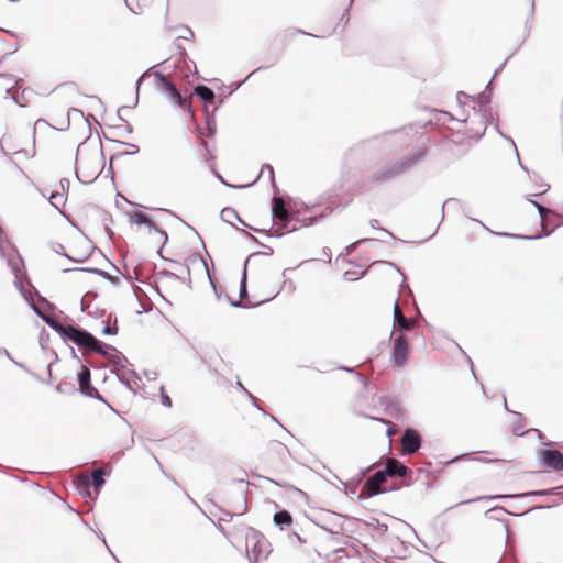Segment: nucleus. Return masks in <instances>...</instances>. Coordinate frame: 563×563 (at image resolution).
Returning a JSON list of instances; mask_svg holds the SVG:
<instances>
[{"instance_id": "f257e3e1", "label": "nucleus", "mask_w": 563, "mask_h": 563, "mask_svg": "<svg viewBox=\"0 0 563 563\" xmlns=\"http://www.w3.org/2000/svg\"><path fill=\"white\" fill-rule=\"evenodd\" d=\"M424 156L426 151L417 148L416 151L405 155L402 158L389 162L380 169L374 172L371 175V181L378 184L389 183L413 168Z\"/></svg>"}, {"instance_id": "f03ea898", "label": "nucleus", "mask_w": 563, "mask_h": 563, "mask_svg": "<svg viewBox=\"0 0 563 563\" xmlns=\"http://www.w3.org/2000/svg\"><path fill=\"white\" fill-rule=\"evenodd\" d=\"M245 542L250 562L257 563L264 561L268 556L271 552V544L267 539L256 529H247L245 534Z\"/></svg>"}, {"instance_id": "7ed1b4c3", "label": "nucleus", "mask_w": 563, "mask_h": 563, "mask_svg": "<svg viewBox=\"0 0 563 563\" xmlns=\"http://www.w3.org/2000/svg\"><path fill=\"white\" fill-rule=\"evenodd\" d=\"M550 188V185H545V188L539 192V194H536V195H529L526 197V199L536 207V209L538 210L539 212V216H540V220H541V228H542V234H536V235H522V234H516V235H512L514 238L516 239H519V240H538L542 236H548L550 235L555 228L560 227L563 224V220H561L560 222H558L556 224H554V227L550 230H548L547 225V214L549 213H552L554 214L555 217H560L558 213L553 212L552 210L545 208L543 205L539 203L538 201L533 200L532 197L536 196V197H539V196H542L544 192L548 191V189Z\"/></svg>"}, {"instance_id": "20e7f679", "label": "nucleus", "mask_w": 563, "mask_h": 563, "mask_svg": "<svg viewBox=\"0 0 563 563\" xmlns=\"http://www.w3.org/2000/svg\"><path fill=\"white\" fill-rule=\"evenodd\" d=\"M153 75L158 81L157 88L165 93L166 98L170 102L177 104L179 108L184 110L192 112L190 102L187 99L183 98L177 87L170 80H168V78L163 73L154 71Z\"/></svg>"}, {"instance_id": "39448f33", "label": "nucleus", "mask_w": 563, "mask_h": 563, "mask_svg": "<svg viewBox=\"0 0 563 563\" xmlns=\"http://www.w3.org/2000/svg\"><path fill=\"white\" fill-rule=\"evenodd\" d=\"M71 341L79 349L96 352L98 339L85 329L71 325L65 340Z\"/></svg>"}, {"instance_id": "423d86ee", "label": "nucleus", "mask_w": 563, "mask_h": 563, "mask_svg": "<svg viewBox=\"0 0 563 563\" xmlns=\"http://www.w3.org/2000/svg\"><path fill=\"white\" fill-rule=\"evenodd\" d=\"M71 341L79 349L96 352L98 339L85 329L71 325L65 340Z\"/></svg>"}, {"instance_id": "0eeeda50", "label": "nucleus", "mask_w": 563, "mask_h": 563, "mask_svg": "<svg viewBox=\"0 0 563 563\" xmlns=\"http://www.w3.org/2000/svg\"><path fill=\"white\" fill-rule=\"evenodd\" d=\"M71 341L79 349L96 352L98 339L85 329L71 325L65 340Z\"/></svg>"}, {"instance_id": "6e6552de", "label": "nucleus", "mask_w": 563, "mask_h": 563, "mask_svg": "<svg viewBox=\"0 0 563 563\" xmlns=\"http://www.w3.org/2000/svg\"><path fill=\"white\" fill-rule=\"evenodd\" d=\"M391 361L394 366H404L408 357V339L405 333H396L391 347Z\"/></svg>"}, {"instance_id": "1a4fd4ad", "label": "nucleus", "mask_w": 563, "mask_h": 563, "mask_svg": "<svg viewBox=\"0 0 563 563\" xmlns=\"http://www.w3.org/2000/svg\"><path fill=\"white\" fill-rule=\"evenodd\" d=\"M79 391L87 397L100 400L107 404L106 399L100 395L98 389L91 384V375L88 367L82 366L81 371L77 375Z\"/></svg>"}, {"instance_id": "9d476101", "label": "nucleus", "mask_w": 563, "mask_h": 563, "mask_svg": "<svg viewBox=\"0 0 563 563\" xmlns=\"http://www.w3.org/2000/svg\"><path fill=\"white\" fill-rule=\"evenodd\" d=\"M107 474L104 467H99L92 471L91 482L88 477L80 478L78 481V490L81 495L90 494V486H93L96 490H99L106 483L104 475Z\"/></svg>"}, {"instance_id": "9b49d317", "label": "nucleus", "mask_w": 563, "mask_h": 563, "mask_svg": "<svg viewBox=\"0 0 563 563\" xmlns=\"http://www.w3.org/2000/svg\"><path fill=\"white\" fill-rule=\"evenodd\" d=\"M272 216L274 220H278L280 222V229L287 230V232L296 230L295 225L291 229H288V225L292 220V214L285 207V203L282 198H274L272 206Z\"/></svg>"}, {"instance_id": "f8f14e48", "label": "nucleus", "mask_w": 563, "mask_h": 563, "mask_svg": "<svg viewBox=\"0 0 563 563\" xmlns=\"http://www.w3.org/2000/svg\"><path fill=\"white\" fill-rule=\"evenodd\" d=\"M422 438L413 428H406L401 437V449L405 454H413L420 450Z\"/></svg>"}, {"instance_id": "ddd939ff", "label": "nucleus", "mask_w": 563, "mask_h": 563, "mask_svg": "<svg viewBox=\"0 0 563 563\" xmlns=\"http://www.w3.org/2000/svg\"><path fill=\"white\" fill-rule=\"evenodd\" d=\"M541 464L554 471L563 470V454L554 449H544L539 452Z\"/></svg>"}, {"instance_id": "4468645a", "label": "nucleus", "mask_w": 563, "mask_h": 563, "mask_svg": "<svg viewBox=\"0 0 563 563\" xmlns=\"http://www.w3.org/2000/svg\"><path fill=\"white\" fill-rule=\"evenodd\" d=\"M30 306L36 316H38L52 330L57 332L63 340H65L71 325H64L58 320H56L54 317H51V316L44 313L41 310V308H38L37 306H35L33 303H31Z\"/></svg>"}, {"instance_id": "2eb2a0df", "label": "nucleus", "mask_w": 563, "mask_h": 563, "mask_svg": "<svg viewBox=\"0 0 563 563\" xmlns=\"http://www.w3.org/2000/svg\"><path fill=\"white\" fill-rule=\"evenodd\" d=\"M416 322L412 319H408L400 310L398 302L394 305V331L391 334L405 333L415 328Z\"/></svg>"}, {"instance_id": "dca6fc26", "label": "nucleus", "mask_w": 563, "mask_h": 563, "mask_svg": "<svg viewBox=\"0 0 563 563\" xmlns=\"http://www.w3.org/2000/svg\"><path fill=\"white\" fill-rule=\"evenodd\" d=\"M526 496H549V492H548V489H540V490H532V492H526V493L514 494V495L479 496L476 498L460 501L455 506L466 505V504H471V503H475V501L484 500V499L521 498V497H526Z\"/></svg>"}, {"instance_id": "f3484780", "label": "nucleus", "mask_w": 563, "mask_h": 563, "mask_svg": "<svg viewBox=\"0 0 563 563\" xmlns=\"http://www.w3.org/2000/svg\"><path fill=\"white\" fill-rule=\"evenodd\" d=\"M388 477L390 476L385 474V468L383 471L376 472L371 477H368L366 482V488L368 493L371 495H378L385 492V489L382 488V485L387 481Z\"/></svg>"}, {"instance_id": "a211bd4d", "label": "nucleus", "mask_w": 563, "mask_h": 563, "mask_svg": "<svg viewBox=\"0 0 563 563\" xmlns=\"http://www.w3.org/2000/svg\"><path fill=\"white\" fill-rule=\"evenodd\" d=\"M117 376L119 380L133 393H136L135 387L140 388L142 385L141 377L133 369L121 371Z\"/></svg>"}, {"instance_id": "6ab92c4d", "label": "nucleus", "mask_w": 563, "mask_h": 563, "mask_svg": "<svg viewBox=\"0 0 563 563\" xmlns=\"http://www.w3.org/2000/svg\"><path fill=\"white\" fill-rule=\"evenodd\" d=\"M412 471L397 460H387L385 464V474L390 477H406Z\"/></svg>"}, {"instance_id": "aec40b11", "label": "nucleus", "mask_w": 563, "mask_h": 563, "mask_svg": "<svg viewBox=\"0 0 563 563\" xmlns=\"http://www.w3.org/2000/svg\"><path fill=\"white\" fill-rule=\"evenodd\" d=\"M235 483L238 485L241 500L239 503L232 505V508L236 515H243L247 510V499H246L247 488H246V486L249 485V482H246L244 479H239Z\"/></svg>"}, {"instance_id": "412c9836", "label": "nucleus", "mask_w": 563, "mask_h": 563, "mask_svg": "<svg viewBox=\"0 0 563 563\" xmlns=\"http://www.w3.org/2000/svg\"><path fill=\"white\" fill-rule=\"evenodd\" d=\"M292 522L291 514L286 510H279L274 515V523L279 527V529L284 530L286 527L290 526Z\"/></svg>"}, {"instance_id": "4be33fe9", "label": "nucleus", "mask_w": 563, "mask_h": 563, "mask_svg": "<svg viewBox=\"0 0 563 563\" xmlns=\"http://www.w3.org/2000/svg\"><path fill=\"white\" fill-rule=\"evenodd\" d=\"M195 92L198 96V98L201 101H203V103L206 106L213 103L216 96H214L213 90L210 89L209 87L203 86V85L197 86L195 88Z\"/></svg>"}, {"instance_id": "5701e85b", "label": "nucleus", "mask_w": 563, "mask_h": 563, "mask_svg": "<svg viewBox=\"0 0 563 563\" xmlns=\"http://www.w3.org/2000/svg\"><path fill=\"white\" fill-rule=\"evenodd\" d=\"M108 357H110V362L113 365L112 373L118 375V373H121V371H125L123 362H128V360L121 352L115 350Z\"/></svg>"}, {"instance_id": "b1692460", "label": "nucleus", "mask_w": 563, "mask_h": 563, "mask_svg": "<svg viewBox=\"0 0 563 563\" xmlns=\"http://www.w3.org/2000/svg\"><path fill=\"white\" fill-rule=\"evenodd\" d=\"M246 295H247V290H246V268H244V273H243V276H242V279H241V285H240V299H242ZM224 297L230 302V305L232 307H241V300L233 301V300H231L230 296L227 295V294H224Z\"/></svg>"}, {"instance_id": "393cba45", "label": "nucleus", "mask_w": 563, "mask_h": 563, "mask_svg": "<svg viewBox=\"0 0 563 563\" xmlns=\"http://www.w3.org/2000/svg\"><path fill=\"white\" fill-rule=\"evenodd\" d=\"M221 219L231 225H233V220H239L240 222H242L238 212L233 208H230V207L222 209Z\"/></svg>"}, {"instance_id": "a878e982", "label": "nucleus", "mask_w": 563, "mask_h": 563, "mask_svg": "<svg viewBox=\"0 0 563 563\" xmlns=\"http://www.w3.org/2000/svg\"><path fill=\"white\" fill-rule=\"evenodd\" d=\"M76 176H77V179L82 183V184H91L93 183L97 177H98V174H96L95 172L93 173H85L81 167H78L76 169Z\"/></svg>"}, {"instance_id": "bb28decb", "label": "nucleus", "mask_w": 563, "mask_h": 563, "mask_svg": "<svg viewBox=\"0 0 563 563\" xmlns=\"http://www.w3.org/2000/svg\"><path fill=\"white\" fill-rule=\"evenodd\" d=\"M150 214L143 212V211H134L129 214L130 222L136 223L139 225H144V223H147Z\"/></svg>"}, {"instance_id": "cd10ccee", "label": "nucleus", "mask_w": 563, "mask_h": 563, "mask_svg": "<svg viewBox=\"0 0 563 563\" xmlns=\"http://www.w3.org/2000/svg\"><path fill=\"white\" fill-rule=\"evenodd\" d=\"M382 404L386 406L387 411L391 416H399V413L401 412L399 402L396 400L385 398V400H383Z\"/></svg>"}, {"instance_id": "c85d7f7f", "label": "nucleus", "mask_w": 563, "mask_h": 563, "mask_svg": "<svg viewBox=\"0 0 563 563\" xmlns=\"http://www.w3.org/2000/svg\"><path fill=\"white\" fill-rule=\"evenodd\" d=\"M65 197H64V194L63 192H59V191H55V192H52L51 196H49V202L51 205L60 212L59 210V206H64L65 205Z\"/></svg>"}, {"instance_id": "c756f323", "label": "nucleus", "mask_w": 563, "mask_h": 563, "mask_svg": "<svg viewBox=\"0 0 563 563\" xmlns=\"http://www.w3.org/2000/svg\"><path fill=\"white\" fill-rule=\"evenodd\" d=\"M394 139H395V135L391 133L384 134L382 143L385 147V152H394L399 147V146L395 145Z\"/></svg>"}, {"instance_id": "7c9ffc66", "label": "nucleus", "mask_w": 563, "mask_h": 563, "mask_svg": "<svg viewBox=\"0 0 563 563\" xmlns=\"http://www.w3.org/2000/svg\"><path fill=\"white\" fill-rule=\"evenodd\" d=\"M77 271H82V272H88V273H92V274H97L99 276H102L103 278L110 280V282H114L115 280V277L112 276L111 274H109L108 272L103 271V269H100V268H96V267H81V268H76Z\"/></svg>"}, {"instance_id": "2f4dec72", "label": "nucleus", "mask_w": 563, "mask_h": 563, "mask_svg": "<svg viewBox=\"0 0 563 563\" xmlns=\"http://www.w3.org/2000/svg\"><path fill=\"white\" fill-rule=\"evenodd\" d=\"M117 349L112 345H109L107 343H103L102 341L98 340V345H96V353L102 355V356H109L114 352Z\"/></svg>"}, {"instance_id": "473e14b6", "label": "nucleus", "mask_w": 563, "mask_h": 563, "mask_svg": "<svg viewBox=\"0 0 563 563\" xmlns=\"http://www.w3.org/2000/svg\"><path fill=\"white\" fill-rule=\"evenodd\" d=\"M144 225H146L151 231L153 230V231H155L156 233H158L161 236H163V238H164L163 246L167 243V241H168V235H167V233H166L164 230H162V229L157 228V227L155 225V223L153 222V220L151 219V217H148V219H147V223H144Z\"/></svg>"}, {"instance_id": "72a5a7b5", "label": "nucleus", "mask_w": 563, "mask_h": 563, "mask_svg": "<svg viewBox=\"0 0 563 563\" xmlns=\"http://www.w3.org/2000/svg\"><path fill=\"white\" fill-rule=\"evenodd\" d=\"M265 174H267L268 179L273 183V186L276 188L274 169L269 164L263 165L260 177H264Z\"/></svg>"}, {"instance_id": "f704fd0d", "label": "nucleus", "mask_w": 563, "mask_h": 563, "mask_svg": "<svg viewBox=\"0 0 563 563\" xmlns=\"http://www.w3.org/2000/svg\"><path fill=\"white\" fill-rule=\"evenodd\" d=\"M495 128H496V130L498 131V133H499L504 139H506L508 142H510V143H511L512 147H514V148H515V151H516V155H517L518 163H519L520 167H521L523 170H527V168L523 166V164H522V163H521V161H520L519 152H518V150H517V146H516V143L514 142V140H512L510 136H508V135H506V134L501 133V132L499 131V129H498V125H496Z\"/></svg>"}, {"instance_id": "c9c22d12", "label": "nucleus", "mask_w": 563, "mask_h": 563, "mask_svg": "<svg viewBox=\"0 0 563 563\" xmlns=\"http://www.w3.org/2000/svg\"><path fill=\"white\" fill-rule=\"evenodd\" d=\"M124 144H125V145H128L129 147L133 148L132 153L121 152V153L114 154V155L111 157V159H110V162H111V163H112V161H113V159L119 158V157H121V156H123V155H132V154H135V153H137V152H139V146H137V145L132 144V143H124Z\"/></svg>"}, {"instance_id": "e433bc0d", "label": "nucleus", "mask_w": 563, "mask_h": 563, "mask_svg": "<svg viewBox=\"0 0 563 563\" xmlns=\"http://www.w3.org/2000/svg\"><path fill=\"white\" fill-rule=\"evenodd\" d=\"M161 399H162V405L167 407V408H170L173 406V402H172V399L170 397L165 393V388L164 386L161 387Z\"/></svg>"}, {"instance_id": "4c0bfd02", "label": "nucleus", "mask_w": 563, "mask_h": 563, "mask_svg": "<svg viewBox=\"0 0 563 563\" xmlns=\"http://www.w3.org/2000/svg\"><path fill=\"white\" fill-rule=\"evenodd\" d=\"M238 385H239V387H240V388H242V389L247 394V396L252 399V401H253L254 406H255L258 410L263 411V413H264V415H266V411H265V410H263V409H262V408L256 404V398H255V397H254V396H253V395H252V394H251V393H250V391H249V390H247V389L242 385V383H241V382H238Z\"/></svg>"}, {"instance_id": "58836bf2", "label": "nucleus", "mask_w": 563, "mask_h": 563, "mask_svg": "<svg viewBox=\"0 0 563 563\" xmlns=\"http://www.w3.org/2000/svg\"><path fill=\"white\" fill-rule=\"evenodd\" d=\"M118 333V327L117 324L114 325H106L103 329H102V334L103 335H114Z\"/></svg>"}, {"instance_id": "ea45409f", "label": "nucleus", "mask_w": 563, "mask_h": 563, "mask_svg": "<svg viewBox=\"0 0 563 563\" xmlns=\"http://www.w3.org/2000/svg\"><path fill=\"white\" fill-rule=\"evenodd\" d=\"M356 377L358 378V380L362 383L363 387L364 388H367L368 385H369V379L367 377H365L363 374L361 373H355Z\"/></svg>"}, {"instance_id": "a19ab883", "label": "nucleus", "mask_w": 563, "mask_h": 563, "mask_svg": "<svg viewBox=\"0 0 563 563\" xmlns=\"http://www.w3.org/2000/svg\"><path fill=\"white\" fill-rule=\"evenodd\" d=\"M15 366H18L19 368L23 369L25 373L30 374V375H33L32 372L23 364V363H20L18 361H15L13 357H11L10 360Z\"/></svg>"}, {"instance_id": "79ce46f5", "label": "nucleus", "mask_w": 563, "mask_h": 563, "mask_svg": "<svg viewBox=\"0 0 563 563\" xmlns=\"http://www.w3.org/2000/svg\"><path fill=\"white\" fill-rule=\"evenodd\" d=\"M477 101L481 106L489 103V97L486 96L484 92L478 95Z\"/></svg>"}, {"instance_id": "37998d69", "label": "nucleus", "mask_w": 563, "mask_h": 563, "mask_svg": "<svg viewBox=\"0 0 563 563\" xmlns=\"http://www.w3.org/2000/svg\"><path fill=\"white\" fill-rule=\"evenodd\" d=\"M150 71H151V68H150V69H147V70H145V71H144L140 77H139V79H137V81H136V92H139V90H140V86H141V84H142V80H143V79H144V78L150 74Z\"/></svg>"}, {"instance_id": "c03bdc74", "label": "nucleus", "mask_w": 563, "mask_h": 563, "mask_svg": "<svg viewBox=\"0 0 563 563\" xmlns=\"http://www.w3.org/2000/svg\"><path fill=\"white\" fill-rule=\"evenodd\" d=\"M369 224H371V227H372L373 229H382L386 234H388V235L393 236V235H391V233H390L389 231H387V230H385V229H383V228H379V227H378V221H377L376 219H372V220L369 221Z\"/></svg>"}, {"instance_id": "a18cd8bd", "label": "nucleus", "mask_w": 563, "mask_h": 563, "mask_svg": "<svg viewBox=\"0 0 563 563\" xmlns=\"http://www.w3.org/2000/svg\"><path fill=\"white\" fill-rule=\"evenodd\" d=\"M207 124H208L209 135H213L216 133V123H214V121L209 119Z\"/></svg>"}, {"instance_id": "49530a36", "label": "nucleus", "mask_w": 563, "mask_h": 563, "mask_svg": "<svg viewBox=\"0 0 563 563\" xmlns=\"http://www.w3.org/2000/svg\"><path fill=\"white\" fill-rule=\"evenodd\" d=\"M467 456V454H461V455H457L446 462H444V465H449V464H452L454 462H457V461H461V460H464L465 457Z\"/></svg>"}, {"instance_id": "de8ad7c7", "label": "nucleus", "mask_w": 563, "mask_h": 563, "mask_svg": "<svg viewBox=\"0 0 563 563\" xmlns=\"http://www.w3.org/2000/svg\"><path fill=\"white\" fill-rule=\"evenodd\" d=\"M497 511L507 512V510H506L504 507H494V508L489 509V510L486 512V516H488L489 518H494L493 516H490V514H493V512H497Z\"/></svg>"}, {"instance_id": "09e8293b", "label": "nucleus", "mask_w": 563, "mask_h": 563, "mask_svg": "<svg viewBox=\"0 0 563 563\" xmlns=\"http://www.w3.org/2000/svg\"><path fill=\"white\" fill-rule=\"evenodd\" d=\"M211 286L213 288V291L217 296L218 299H221V296H223V290L222 289H218V287L214 285V283L211 280Z\"/></svg>"}, {"instance_id": "8fccbe9b", "label": "nucleus", "mask_w": 563, "mask_h": 563, "mask_svg": "<svg viewBox=\"0 0 563 563\" xmlns=\"http://www.w3.org/2000/svg\"><path fill=\"white\" fill-rule=\"evenodd\" d=\"M367 241H371L369 239H361L356 242H354L353 244H351L349 247H347V253H350L353 249H355V246L357 244H361V243H364V242H367Z\"/></svg>"}, {"instance_id": "3c124183", "label": "nucleus", "mask_w": 563, "mask_h": 563, "mask_svg": "<svg viewBox=\"0 0 563 563\" xmlns=\"http://www.w3.org/2000/svg\"><path fill=\"white\" fill-rule=\"evenodd\" d=\"M514 433L516 435H523L526 433V431L523 430L522 427H518L517 424L514 426Z\"/></svg>"}, {"instance_id": "603ef678", "label": "nucleus", "mask_w": 563, "mask_h": 563, "mask_svg": "<svg viewBox=\"0 0 563 563\" xmlns=\"http://www.w3.org/2000/svg\"><path fill=\"white\" fill-rule=\"evenodd\" d=\"M456 199L454 198H449L446 201H444V203L442 205V218L444 217V209H445V206L451 203V202H455Z\"/></svg>"}, {"instance_id": "864d4df0", "label": "nucleus", "mask_w": 563, "mask_h": 563, "mask_svg": "<svg viewBox=\"0 0 563 563\" xmlns=\"http://www.w3.org/2000/svg\"><path fill=\"white\" fill-rule=\"evenodd\" d=\"M339 369L344 371L346 373H351V374H355L356 373L353 367H347V366H340Z\"/></svg>"}, {"instance_id": "5fc2aeb1", "label": "nucleus", "mask_w": 563, "mask_h": 563, "mask_svg": "<svg viewBox=\"0 0 563 563\" xmlns=\"http://www.w3.org/2000/svg\"><path fill=\"white\" fill-rule=\"evenodd\" d=\"M561 488H562V487L549 488V489H548L549 495H558V494H560Z\"/></svg>"}, {"instance_id": "6e6d98bb", "label": "nucleus", "mask_w": 563, "mask_h": 563, "mask_svg": "<svg viewBox=\"0 0 563 563\" xmlns=\"http://www.w3.org/2000/svg\"><path fill=\"white\" fill-rule=\"evenodd\" d=\"M0 355H5L9 360H11V354L7 349L0 347Z\"/></svg>"}, {"instance_id": "4d7b16f0", "label": "nucleus", "mask_w": 563, "mask_h": 563, "mask_svg": "<svg viewBox=\"0 0 563 563\" xmlns=\"http://www.w3.org/2000/svg\"><path fill=\"white\" fill-rule=\"evenodd\" d=\"M504 528H505V531H506V542L508 543V534H509V523L508 521H504Z\"/></svg>"}, {"instance_id": "13d9d810", "label": "nucleus", "mask_w": 563, "mask_h": 563, "mask_svg": "<svg viewBox=\"0 0 563 563\" xmlns=\"http://www.w3.org/2000/svg\"><path fill=\"white\" fill-rule=\"evenodd\" d=\"M12 99H13V101H14L18 106H20V107H24V103H22V102H21V100L19 99V97H16V96H12Z\"/></svg>"}, {"instance_id": "bf43d9fd", "label": "nucleus", "mask_w": 563, "mask_h": 563, "mask_svg": "<svg viewBox=\"0 0 563 563\" xmlns=\"http://www.w3.org/2000/svg\"><path fill=\"white\" fill-rule=\"evenodd\" d=\"M295 33H297V34H305V35H308V36H314L313 34L303 32L302 30H299V29L295 30Z\"/></svg>"}, {"instance_id": "052dcab7", "label": "nucleus", "mask_w": 563, "mask_h": 563, "mask_svg": "<svg viewBox=\"0 0 563 563\" xmlns=\"http://www.w3.org/2000/svg\"><path fill=\"white\" fill-rule=\"evenodd\" d=\"M365 418H368V419H373V420H377V421H382L384 423H388L385 419H378V418H375V417H371V416H367V415H364Z\"/></svg>"}, {"instance_id": "680f3d73", "label": "nucleus", "mask_w": 563, "mask_h": 563, "mask_svg": "<svg viewBox=\"0 0 563 563\" xmlns=\"http://www.w3.org/2000/svg\"><path fill=\"white\" fill-rule=\"evenodd\" d=\"M56 390H57L58 393H65L64 384H58V385L56 386Z\"/></svg>"}, {"instance_id": "e2e57ef3", "label": "nucleus", "mask_w": 563, "mask_h": 563, "mask_svg": "<svg viewBox=\"0 0 563 563\" xmlns=\"http://www.w3.org/2000/svg\"><path fill=\"white\" fill-rule=\"evenodd\" d=\"M70 113H76V114H79V115H84L82 111L78 110V109H71Z\"/></svg>"}, {"instance_id": "0e129e2a", "label": "nucleus", "mask_w": 563, "mask_h": 563, "mask_svg": "<svg viewBox=\"0 0 563 563\" xmlns=\"http://www.w3.org/2000/svg\"><path fill=\"white\" fill-rule=\"evenodd\" d=\"M350 274H351L350 272H345V273H344V278H345L346 280H353V279H354L353 277H350Z\"/></svg>"}, {"instance_id": "69168bd1", "label": "nucleus", "mask_w": 563, "mask_h": 563, "mask_svg": "<svg viewBox=\"0 0 563 563\" xmlns=\"http://www.w3.org/2000/svg\"><path fill=\"white\" fill-rule=\"evenodd\" d=\"M60 185L62 187L64 188L66 185L68 186V180L67 179H62L60 180Z\"/></svg>"}, {"instance_id": "338daca9", "label": "nucleus", "mask_w": 563, "mask_h": 563, "mask_svg": "<svg viewBox=\"0 0 563 563\" xmlns=\"http://www.w3.org/2000/svg\"><path fill=\"white\" fill-rule=\"evenodd\" d=\"M15 286L19 288V290H20V291H22V288H23V287H22V285H21V283H20V282H18V280H16V282H15Z\"/></svg>"}, {"instance_id": "774afa93", "label": "nucleus", "mask_w": 563, "mask_h": 563, "mask_svg": "<svg viewBox=\"0 0 563 563\" xmlns=\"http://www.w3.org/2000/svg\"><path fill=\"white\" fill-rule=\"evenodd\" d=\"M393 434H394V431H393L391 429H389V428H388V429H387V435H388V437H391Z\"/></svg>"}]
</instances>
